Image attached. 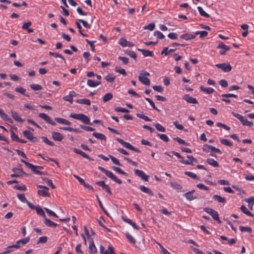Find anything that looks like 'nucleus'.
Here are the masks:
<instances>
[{
  "mask_svg": "<svg viewBox=\"0 0 254 254\" xmlns=\"http://www.w3.org/2000/svg\"><path fill=\"white\" fill-rule=\"evenodd\" d=\"M69 117L74 119L80 121L84 124L92 125V124L90 122L89 118L83 114L71 113L70 114Z\"/></svg>",
  "mask_w": 254,
  "mask_h": 254,
  "instance_id": "f257e3e1",
  "label": "nucleus"
},
{
  "mask_svg": "<svg viewBox=\"0 0 254 254\" xmlns=\"http://www.w3.org/2000/svg\"><path fill=\"white\" fill-rule=\"evenodd\" d=\"M98 168L99 170L104 173L107 177L110 178L116 183H118V184H121L122 183V181L120 179L117 178V177L115 175H114L112 172L107 170L101 166H99Z\"/></svg>",
  "mask_w": 254,
  "mask_h": 254,
  "instance_id": "f03ea898",
  "label": "nucleus"
},
{
  "mask_svg": "<svg viewBox=\"0 0 254 254\" xmlns=\"http://www.w3.org/2000/svg\"><path fill=\"white\" fill-rule=\"evenodd\" d=\"M117 140L123 146L131 150L134 151L137 153H140L141 151L138 148L134 147L132 145H131L129 143L126 142L124 140L121 138H117Z\"/></svg>",
  "mask_w": 254,
  "mask_h": 254,
  "instance_id": "7ed1b4c3",
  "label": "nucleus"
},
{
  "mask_svg": "<svg viewBox=\"0 0 254 254\" xmlns=\"http://www.w3.org/2000/svg\"><path fill=\"white\" fill-rule=\"evenodd\" d=\"M21 162L23 163L26 166L31 169V170L36 174H38V175H43L44 174V173L41 172V171H40L38 170V169L36 168V165H33L32 164H31L28 162H26L25 161V160L22 159L21 160Z\"/></svg>",
  "mask_w": 254,
  "mask_h": 254,
  "instance_id": "20e7f679",
  "label": "nucleus"
},
{
  "mask_svg": "<svg viewBox=\"0 0 254 254\" xmlns=\"http://www.w3.org/2000/svg\"><path fill=\"white\" fill-rule=\"evenodd\" d=\"M37 187L38 188L43 189V190H38L37 193L39 195L44 197H49L50 196L49 188L43 185H38Z\"/></svg>",
  "mask_w": 254,
  "mask_h": 254,
  "instance_id": "39448f33",
  "label": "nucleus"
},
{
  "mask_svg": "<svg viewBox=\"0 0 254 254\" xmlns=\"http://www.w3.org/2000/svg\"><path fill=\"white\" fill-rule=\"evenodd\" d=\"M12 171L14 172L13 174L10 175L12 178L20 177H22L23 175H26V173H25L21 168H13L12 169Z\"/></svg>",
  "mask_w": 254,
  "mask_h": 254,
  "instance_id": "423d86ee",
  "label": "nucleus"
},
{
  "mask_svg": "<svg viewBox=\"0 0 254 254\" xmlns=\"http://www.w3.org/2000/svg\"><path fill=\"white\" fill-rule=\"evenodd\" d=\"M207 149H210L212 152H215L218 154H221L222 153V151L219 148H217L213 146L208 145L207 144H205L204 145V147H203L202 148L203 151L208 153L209 152V150Z\"/></svg>",
  "mask_w": 254,
  "mask_h": 254,
  "instance_id": "0eeeda50",
  "label": "nucleus"
},
{
  "mask_svg": "<svg viewBox=\"0 0 254 254\" xmlns=\"http://www.w3.org/2000/svg\"><path fill=\"white\" fill-rule=\"evenodd\" d=\"M134 172L136 176L140 177L143 181H148L149 176L148 175H146L143 171L138 169H134Z\"/></svg>",
  "mask_w": 254,
  "mask_h": 254,
  "instance_id": "6e6552de",
  "label": "nucleus"
},
{
  "mask_svg": "<svg viewBox=\"0 0 254 254\" xmlns=\"http://www.w3.org/2000/svg\"><path fill=\"white\" fill-rule=\"evenodd\" d=\"M216 66L219 68L221 69L225 72H229L232 69V67L229 64H216Z\"/></svg>",
  "mask_w": 254,
  "mask_h": 254,
  "instance_id": "1a4fd4ad",
  "label": "nucleus"
},
{
  "mask_svg": "<svg viewBox=\"0 0 254 254\" xmlns=\"http://www.w3.org/2000/svg\"><path fill=\"white\" fill-rule=\"evenodd\" d=\"M39 117L45 120L47 123L51 124L52 126H56V124L53 121L51 118L45 113H40Z\"/></svg>",
  "mask_w": 254,
  "mask_h": 254,
  "instance_id": "9d476101",
  "label": "nucleus"
},
{
  "mask_svg": "<svg viewBox=\"0 0 254 254\" xmlns=\"http://www.w3.org/2000/svg\"><path fill=\"white\" fill-rule=\"evenodd\" d=\"M104 247L103 246H100V252L101 254H116L115 252H114V249L112 246H109L108 247V250H105Z\"/></svg>",
  "mask_w": 254,
  "mask_h": 254,
  "instance_id": "9b49d317",
  "label": "nucleus"
},
{
  "mask_svg": "<svg viewBox=\"0 0 254 254\" xmlns=\"http://www.w3.org/2000/svg\"><path fill=\"white\" fill-rule=\"evenodd\" d=\"M183 99L189 103L191 104H197L198 102L195 98L190 97L189 94H186L183 96Z\"/></svg>",
  "mask_w": 254,
  "mask_h": 254,
  "instance_id": "f8f14e48",
  "label": "nucleus"
},
{
  "mask_svg": "<svg viewBox=\"0 0 254 254\" xmlns=\"http://www.w3.org/2000/svg\"><path fill=\"white\" fill-rule=\"evenodd\" d=\"M73 151L74 153H76V154H79L80 155H81V156H82L83 157L85 158H86L90 161H93V159H92V158H91L87 154H86L85 152H83L82 150L79 149H77V148H73Z\"/></svg>",
  "mask_w": 254,
  "mask_h": 254,
  "instance_id": "ddd939ff",
  "label": "nucleus"
},
{
  "mask_svg": "<svg viewBox=\"0 0 254 254\" xmlns=\"http://www.w3.org/2000/svg\"><path fill=\"white\" fill-rule=\"evenodd\" d=\"M0 117L4 121H7L10 123H12L13 121L10 119L7 114H6L3 110L0 108Z\"/></svg>",
  "mask_w": 254,
  "mask_h": 254,
  "instance_id": "4468645a",
  "label": "nucleus"
},
{
  "mask_svg": "<svg viewBox=\"0 0 254 254\" xmlns=\"http://www.w3.org/2000/svg\"><path fill=\"white\" fill-rule=\"evenodd\" d=\"M53 139L56 141H61L63 138V135L60 132L54 131L52 133Z\"/></svg>",
  "mask_w": 254,
  "mask_h": 254,
  "instance_id": "2eb2a0df",
  "label": "nucleus"
},
{
  "mask_svg": "<svg viewBox=\"0 0 254 254\" xmlns=\"http://www.w3.org/2000/svg\"><path fill=\"white\" fill-rule=\"evenodd\" d=\"M195 192L194 190H192L191 191H188L184 194V196L186 197V198L190 200H192L197 198L196 196H193V193Z\"/></svg>",
  "mask_w": 254,
  "mask_h": 254,
  "instance_id": "dca6fc26",
  "label": "nucleus"
},
{
  "mask_svg": "<svg viewBox=\"0 0 254 254\" xmlns=\"http://www.w3.org/2000/svg\"><path fill=\"white\" fill-rule=\"evenodd\" d=\"M138 79L144 85H149L150 84V79L147 77L139 75L138 76Z\"/></svg>",
  "mask_w": 254,
  "mask_h": 254,
  "instance_id": "f3484780",
  "label": "nucleus"
},
{
  "mask_svg": "<svg viewBox=\"0 0 254 254\" xmlns=\"http://www.w3.org/2000/svg\"><path fill=\"white\" fill-rule=\"evenodd\" d=\"M137 50L138 51L141 52L142 54L144 57H148V56L153 57L154 55L153 52L149 51V50H147L141 49L138 48Z\"/></svg>",
  "mask_w": 254,
  "mask_h": 254,
  "instance_id": "a211bd4d",
  "label": "nucleus"
},
{
  "mask_svg": "<svg viewBox=\"0 0 254 254\" xmlns=\"http://www.w3.org/2000/svg\"><path fill=\"white\" fill-rule=\"evenodd\" d=\"M44 223L48 227H56L58 225L57 223L50 220L47 217L44 218Z\"/></svg>",
  "mask_w": 254,
  "mask_h": 254,
  "instance_id": "6ab92c4d",
  "label": "nucleus"
},
{
  "mask_svg": "<svg viewBox=\"0 0 254 254\" xmlns=\"http://www.w3.org/2000/svg\"><path fill=\"white\" fill-rule=\"evenodd\" d=\"M11 113L12 118L14 119L16 121L19 123H23L24 122V120L16 112L11 111Z\"/></svg>",
  "mask_w": 254,
  "mask_h": 254,
  "instance_id": "aec40b11",
  "label": "nucleus"
},
{
  "mask_svg": "<svg viewBox=\"0 0 254 254\" xmlns=\"http://www.w3.org/2000/svg\"><path fill=\"white\" fill-rule=\"evenodd\" d=\"M139 189L142 191L148 194L150 196H153L154 195V193L152 192V191L149 188H147V187H145L144 186H143V185L140 186Z\"/></svg>",
  "mask_w": 254,
  "mask_h": 254,
  "instance_id": "412c9836",
  "label": "nucleus"
},
{
  "mask_svg": "<svg viewBox=\"0 0 254 254\" xmlns=\"http://www.w3.org/2000/svg\"><path fill=\"white\" fill-rule=\"evenodd\" d=\"M213 198L219 203L223 204L226 203V199L224 197L221 196L220 195L215 194L213 196Z\"/></svg>",
  "mask_w": 254,
  "mask_h": 254,
  "instance_id": "4be33fe9",
  "label": "nucleus"
},
{
  "mask_svg": "<svg viewBox=\"0 0 254 254\" xmlns=\"http://www.w3.org/2000/svg\"><path fill=\"white\" fill-rule=\"evenodd\" d=\"M55 121L59 124H64L65 125L69 126L71 125V123L67 120L61 118H56Z\"/></svg>",
  "mask_w": 254,
  "mask_h": 254,
  "instance_id": "5701e85b",
  "label": "nucleus"
},
{
  "mask_svg": "<svg viewBox=\"0 0 254 254\" xmlns=\"http://www.w3.org/2000/svg\"><path fill=\"white\" fill-rule=\"evenodd\" d=\"M187 158L189 159V160H180V162L187 165H192V162L194 158L192 155H188Z\"/></svg>",
  "mask_w": 254,
  "mask_h": 254,
  "instance_id": "b1692460",
  "label": "nucleus"
},
{
  "mask_svg": "<svg viewBox=\"0 0 254 254\" xmlns=\"http://www.w3.org/2000/svg\"><path fill=\"white\" fill-rule=\"evenodd\" d=\"M92 135L96 137L97 139H100L101 140H104L105 141H106V137L105 135L103 133L95 132L92 133Z\"/></svg>",
  "mask_w": 254,
  "mask_h": 254,
  "instance_id": "393cba45",
  "label": "nucleus"
},
{
  "mask_svg": "<svg viewBox=\"0 0 254 254\" xmlns=\"http://www.w3.org/2000/svg\"><path fill=\"white\" fill-rule=\"evenodd\" d=\"M100 81H94L91 79H88L87 81V84L91 87H95L98 85L101 84Z\"/></svg>",
  "mask_w": 254,
  "mask_h": 254,
  "instance_id": "a878e982",
  "label": "nucleus"
},
{
  "mask_svg": "<svg viewBox=\"0 0 254 254\" xmlns=\"http://www.w3.org/2000/svg\"><path fill=\"white\" fill-rule=\"evenodd\" d=\"M89 253H94L97 252L96 248L94 245L93 240L91 239L89 245Z\"/></svg>",
  "mask_w": 254,
  "mask_h": 254,
  "instance_id": "bb28decb",
  "label": "nucleus"
},
{
  "mask_svg": "<svg viewBox=\"0 0 254 254\" xmlns=\"http://www.w3.org/2000/svg\"><path fill=\"white\" fill-rule=\"evenodd\" d=\"M206 162L208 164L214 167H218L219 166L218 163L212 158H207Z\"/></svg>",
  "mask_w": 254,
  "mask_h": 254,
  "instance_id": "cd10ccee",
  "label": "nucleus"
},
{
  "mask_svg": "<svg viewBox=\"0 0 254 254\" xmlns=\"http://www.w3.org/2000/svg\"><path fill=\"white\" fill-rule=\"evenodd\" d=\"M241 211L247 215L250 216V217H254V215L253 213H252L250 211L248 210V209L247 208V207L243 205L241 206L240 208Z\"/></svg>",
  "mask_w": 254,
  "mask_h": 254,
  "instance_id": "c85d7f7f",
  "label": "nucleus"
},
{
  "mask_svg": "<svg viewBox=\"0 0 254 254\" xmlns=\"http://www.w3.org/2000/svg\"><path fill=\"white\" fill-rule=\"evenodd\" d=\"M246 201L248 203V207L251 209H253V206L254 204V197L251 196L246 199Z\"/></svg>",
  "mask_w": 254,
  "mask_h": 254,
  "instance_id": "c756f323",
  "label": "nucleus"
},
{
  "mask_svg": "<svg viewBox=\"0 0 254 254\" xmlns=\"http://www.w3.org/2000/svg\"><path fill=\"white\" fill-rule=\"evenodd\" d=\"M181 38L185 39L186 40H189L195 38V35H191L190 34H184L181 36Z\"/></svg>",
  "mask_w": 254,
  "mask_h": 254,
  "instance_id": "7c9ffc66",
  "label": "nucleus"
},
{
  "mask_svg": "<svg viewBox=\"0 0 254 254\" xmlns=\"http://www.w3.org/2000/svg\"><path fill=\"white\" fill-rule=\"evenodd\" d=\"M76 102L78 104H85L87 105H90L91 104L90 100L86 98L78 99L76 101Z\"/></svg>",
  "mask_w": 254,
  "mask_h": 254,
  "instance_id": "2f4dec72",
  "label": "nucleus"
},
{
  "mask_svg": "<svg viewBox=\"0 0 254 254\" xmlns=\"http://www.w3.org/2000/svg\"><path fill=\"white\" fill-rule=\"evenodd\" d=\"M176 49H169L168 47H165L161 52V55H164L165 56H168L170 53L175 51Z\"/></svg>",
  "mask_w": 254,
  "mask_h": 254,
  "instance_id": "473e14b6",
  "label": "nucleus"
},
{
  "mask_svg": "<svg viewBox=\"0 0 254 254\" xmlns=\"http://www.w3.org/2000/svg\"><path fill=\"white\" fill-rule=\"evenodd\" d=\"M200 89L201 91L208 94H211L214 91V90L212 88H205L203 86L200 87Z\"/></svg>",
  "mask_w": 254,
  "mask_h": 254,
  "instance_id": "72a5a7b5",
  "label": "nucleus"
},
{
  "mask_svg": "<svg viewBox=\"0 0 254 254\" xmlns=\"http://www.w3.org/2000/svg\"><path fill=\"white\" fill-rule=\"evenodd\" d=\"M37 214L42 216L44 218L46 217L45 213L42 208L40 207L39 205L37 206V207L35 209Z\"/></svg>",
  "mask_w": 254,
  "mask_h": 254,
  "instance_id": "f704fd0d",
  "label": "nucleus"
},
{
  "mask_svg": "<svg viewBox=\"0 0 254 254\" xmlns=\"http://www.w3.org/2000/svg\"><path fill=\"white\" fill-rule=\"evenodd\" d=\"M42 180L45 181L48 186L50 187L52 189L56 188L55 186L53 184L51 180L47 178H42Z\"/></svg>",
  "mask_w": 254,
  "mask_h": 254,
  "instance_id": "c9c22d12",
  "label": "nucleus"
},
{
  "mask_svg": "<svg viewBox=\"0 0 254 254\" xmlns=\"http://www.w3.org/2000/svg\"><path fill=\"white\" fill-rule=\"evenodd\" d=\"M113 94L112 93H106L103 97V101L104 102H107L113 98Z\"/></svg>",
  "mask_w": 254,
  "mask_h": 254,
  "instance_id": "e433bc0d",
  "label": "nucleus"
},
{
  "mask_svg": "<svg viewBox=\"0 0 254 254\" xmlns=\"http://www.w3.org/2000/svg\"><path fill=\"white\" fill-rule=\"evenodd\" d=\"M197 9H198L200 15L204 16L205 17H207V18H208L210 17V15L207 13H206L205 11H204V10L203 9V8L201 6H198Z\"/></svg>",
  "mask_w": 254,
  "mask_h": 254,
  "instance_id": "4c0bfd02",
  "label": "nucleus"
},
{
  "mask_svg": "<svg viewBox=\"0 0 254 254\" xmlns=\"http://www.w3.org/2000/svg\"><path fill=\"white\" fill-rule=\"evenodd\" d=\"M241 122L244 126L248 127H252L253 125V122L249 121L247 119L245 118L244 117L243 118Z\"/></svg>",
  "mask_w": 254,
  "mask_h": 254,
  "instance_id": "58836bf2",
  "label": "nucleus"
},
{
  "mask_svg": "<svg viewBox=\"0 0 254 254\" xmlns=\"http://www.w3.org/2000/svg\"><path fill=\"white\" fill-rule=\"evenodd\" d=\"M23 135L26 137L27 139L30 140L33 136L32 133L29 130H25L23 131Z\"/></svg>",
  "mask_w": 254,
  "mask_h": 254,
  "instance_id": "ea45409f",
  "label": "nucleus"
},
{
  "mask_svg": "<svg viewBox=\"0 0 254 254\" xmlns=\"http://www.w3.org/2000/svg\"><path fill=\"white\" fill-rule=\"evenodd\" d=\"M126 236L131 244L134 245L136 243L135 239L128 233H126Z\"/></svg>",
  "mask_w": 254,
  "mask_h": 254,
  "instance_id": "a19ab883",
  "label": "nucleus"
},
{
  "mask_svg": "<svg viewBox=\"0 0 254 254\" xmlns=\"http://www.w3.org/2000/svg\"><path fill=\"white\" fill-rule=\"evenodd\" d=\"M15 91L16 92H17L18 93H20L22 94H23L26 97H29V95H28V94H25V92L26 91V90L25 89L23 88V87H16L15 89Z\"/></svg>",
  "mask_w": 254,
  "mask_h": 254,
  "instance_id": "79ce46f5",
  "label": "nucleus"
},
{
  "mask_svg": "<svg viewBox=\"0 0 254 254\" xmlns=\"http://www.w3.org/2000/svg\"><path fill=\"white\" fill-rule=\"evenodd\" d=\"M96 197L97 198V199L98 200V202L99 203V204L100 206V207L101 208V209L103 210V211H104V212L108 216H109V214L108 213V212H107V211L105 209V208H104V207L103 206V204H102V203L101 202V201L100 200V199H99V196L97 194L96 195Z\"/></svg>",
  "mask_w": 254,
  "mask_h": 254,
  "instance_id": "37998d69",
  "label": "nucleus"
},
{
  "mask_svg": "<svg viewBox=\"0 0 254 254\" xmlns=\"http://www.w3.org/2000/svg\"><path fill=\"white\" fill-rule=\"evenodd\" d=\"M170 186L176 190H181L182 189V186L176 182L170 183Z\"/></svg>",
  "mask_w": 254,
  "mask_h": 254,
  "instance_id": "c03bdc74",
  "label": "nucleus"
},
{
  "mask_svg": "<svg viewBox=\"0 0 254 254\" xmlns=\"http://www.w3.org/2000/svg\"><path fill=\"white\" fill-rule=\"evenodd\" d=\"M211 216L215 220L217 221L219 224H221L222 223L221 221L219 219L218 213L216 211H215Z\"/></svg>",
  "mask_w": 254,
  "mask_h": 254,
  "instance_id": "a18cd8bd",
  "label": "nucleus"
},
{
  "mask_svg": "<svg viewBox=\"0 0 254 254\" xmlns=\"http://www.w3.org/2000/svg\"><path fill=\"white\" fill-rule=\"evenodd\" d=\"M30 87L32 90L34 91L41 90L43 89V87L39 84H31L30 85Z\"/></svg>",
  "mask_w": 254,
  "mask_h": 254,
  "instance_id": "49530a36",
  "label": "nucleus"
},
{
  "mask_svg": "<svg viewBox=\"0 0 254 254\" xmlns=\"http://www.w3.org/2000/svg\"><path fill=\"white\" fill-rule=\"evenodd\" d=\"M220 142L221 144L228 146H232L233 145V143L226 139H221Z\"/></svg>",
  "mask_w": 254,
  "mask_h": 254,
  "instance_id": "de8ad7c7",
  "label": "nucleus"
},
{
  "mask_svg": "<svg viewBox=\"0 0 254 254\" xmlns=\"http://www.w3.org/2000/svg\"><path fill=\"white\" fill-rule=\"evenodd\" d=\"M239 229L241 232H248L249 233H251L252 232V229L250 227L240 226L239 227Z\"/></svg>",
  "mask_w": 254,
  "mask_h": 254,
  "instance_id": "09e8293b",
  "label": "nucleus"
},
{
  "mask_svg": "<svg viewBox=\"0 0 254 254\" xmlns=\"http://www.w3.org/2000/svg\"><path fill=\"white\" fill-rule=\"evenodd\" d=\"M136 116L138 118L144 120L145 121L150 122L151 121L148 117L140 113H136Z\"/></svg>",
  "mask_w": 254,
  "mask_h": 254,
  "instance_id": "8fccbe9b",
  "label": "nucleus"
},
{
  "mask_svg": "<svg viewBox=\"0 0 254 254\" xmlns=\"http://www.w3.org/2000/svg\"><path fill=\"white\" fill-rule=\"evenodd\" d=\"M113 170L118 173L127 176L128 175L127 173L123 171L121 168L117 167H113Z\"/></svg>",
  "mask_w": 254,
  "mask_h": 254,
  "instance_id": "3c124183",
  "label": "nucleus"
},
{
  "mask_svg": "<svg viewBox=\"0 0 254 254\" xmlns=\"http://www.w3.org/2000/svg\"><path fill=\"white\" fill-rule=\"evenodd\" d=\"M157 136H159L161 140H163L165 142H168L169 141L168 137L165 134L157 133Z\"/></svg>",
  "mask_w": 254,
  "mask_h": 254,
  "instance_id": "603ef678",
  "label": "nucleus"
},
{
  "mask_svg": "<svg viewBox=\"0 0 254 254\" xmlns=\"http://www.w3.org/2000/svg\"><path fill=\"white\" fill-rule=\"evenodd\" d=\"M17 197L23 203H26L28 201L27 199L25 196V195L23 193L17 194Z\"/></svg>",
  "mask_w": 254,
  "mask_h": 254,
  "instance_id": "864d4df0",
  "label": "nucleus"
},
{
  "mask_svg": "<svg viewBox=\"0 0 254 254\" xmlns=\"http://www.w3.org/2000/svg\"><path fill=\"white\" fill-rule=\"evenodd\" d=\"M174 140L177 141L180 144H184L186 145H189L190 144L185 142V141L179 137H176L174 138Z\"/></svg>",
  "mask_w": 254,
  "mask_h": 254,
  "instance_id": "5fc2aeb1",
  "label": "nucleus"
},
{
  "mask_svg": "<svg viewBox=\"0 0 254 254\" xmlns=\"http://www.w3.org/2000/svg\"><path fill=\"white\" fill-rule=\"evenodd\" d=\"M41 138L42 139L44 142L50 146H54L55 145L53 142L49 140L46 136H42Z\"/></svg>",
  "mask_w": 254,
  "mask_h": 254,
  "instance_id": "6e6d98bb",
  "label": "nucleus"
},
{
  "mask_svg": "<svg viewBox=\"0 0 254 254\" xmlns=\"http://www.w3.org/2000/svg\"><path fill=\"white\" fill-rule=\"evenodd\" d=\"M105 79L109 82H113L115 81V76L108 74L105 77Z\"/></svg>",
  "mask_w": 254,
  "mask_h": 254,
  "instance_id": "4d7b16f0",
  "label": "nucleus"
},
{
  "mask_svg": "<svg viewBox=\"0 0 254 254\" xmlns=\"http://www.w3.org/2000/svg\"><path fill=\"white\" fill-rule=\"evenodd\" d=\"M145 100L150 104V105L152 106V107L156 110V111H157L158 112H160L161 111L158 109L156 106H155V105L154 104V103L152 101V100H151L150 99L148 98H145Z\"/></svg>",
  "mask_w": 254,
  "mask_h": 254,
  "instance_id": "13d9d810",
  "label": "nucleus"
},
{
  "mask_svg": "<svg viewBox=\"0 0 254 254\" xmlns=\"http://www.w3.org/2000/svg\"><path fill=\"white\" fill-rule=\"evenodd\" d=\"M200 34V38H203L204 37H206L208 35V32L205 31H198L195 32V35H198Z\"/></svg>",
  "mask_w": 254,
  "mask_h": 254,
  "instance_id": "bf43d9fd",
  "label": "nucleus"
},
{
  "mask_svg": "<svg viewBox=\"0 0 254 254\" xmlns=\"http://www.w3.org/2000/svg\"><path fill=\"white\" fill-rule=\"evenodd\" d=\"M48 237L47 236H43L39 238L38 239L37 244H44L46 243L47 242Z\"/></svg>",
  "mask_w": 254,
  "mask_h": 254,
  "instance_id": "052dcab7",
  "label": "nucleus"
},
{
  "mask_svg": "<svg viewBox=\"0 0 254 254\" xmlns=\"http://www.w3.org/2000/svg\"><path fill=\"white\" fill-rule=\"evenodd\" d=\"M154 126L159 131H161V132H165L166 131L165 128L161 125H160L158 123L154 124Z\"/></svg>",
  "mask_w": 254,
  "mask_h": 254,
  "instance_id": "680f3d73",
  "label": "nucleus"
},
{
  "mask_svg": "<svg viewBox=\"0 0 254 254\" xmlns=\"http://www.w3.org/2000/svg\"><path fill=\"white\" fill-rule=\"evenodd\" d=\"M217 48L224 49L226 50H230V48L228 46L224 45L222 42H220L219 43V45L217 47Z\"/></svg>",
  "mask_w": 254,
  "mask_h": 254,
  "instance_id": "e2e57ef3",
  "label": "nucleus"
},
{
  "mask_svg": "<svg viewBox=\"0 0 254 254\" xmlns=\"http://www.w3.org/2000/svg\"><path fill=\"white\" fill-rule=\"evenodd\" d=\"M115 111L117 112L128 113L129 111L127 109L117 107L115 108Z\"/></svg>",
  "mask_w": 254,
  "mask_h": 254,
  "instance_id": "0e129e2a",
  "label": "nucleus"
},
{
  "mask_svg": "<svg viewBox=\"0 0 254 254\" xmlns=\"http://www.w3.org/2000/svg\"><path fill=\"white\" fill-rule=\"evenodd\" d=\"M126 54H127L128 56H130V57L133 58L135 60H136V55L134 51L129 50L127 51L126 52Z\"/></svg>",
  "mask_w": 254,
  "mask_h": 254,
  "instance_id": "69168bd1",
  "label": "nucleus"
},
{
  "mask_svg": "<svg viewBox=\"0 0 254 254\" xmlns=\"http://www.w3.org/2000/svg\"><path fill=\"white\" fill-rule=\"evenodd\" d=\"M109 157L114 164H115L116 165L120 166H122V165L121 164L117 158H116L115 157H114L111 155H109Z\"/></svg>",
  "mask_w": 254,
  "mask_h": 254,
  "instance_id": "338daca9",
  "label": "nucleus"
},
{
  "mask_svg": "<svg viewBox=\"0 0 254 254\" xmlns=\"http://www.w3.org/2000/svg\"><path fill=\"white\" fill-rule=\"evenodd\" d=\"M154 35L156 36L159 39H162L164 38V35L159 31H156L154 33Z\"/></svg>",
  "mask_w": 254,
  "mask_h": 254,
  "instance_id": "774afa93",
  "label": "nucleus"
}]
</instances>
